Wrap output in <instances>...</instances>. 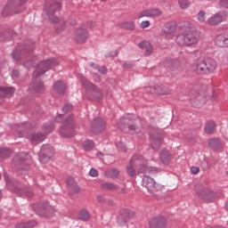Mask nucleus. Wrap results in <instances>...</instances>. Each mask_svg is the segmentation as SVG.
<instances>
[{"instance_id": "f257e3e1", "label": "nucleus", "mask_w": 228, "mask_h": 228, "mask_svg": "<svg viewBox=\"0 0 228 228\" xmlns=\"http://www.w3.org/2000/svg\"><path fill=\"white\" fill-rule=\"evenodd\" d=\"M175 42L182 47H194L200 42V36L191 22L184 21L179 26V35L176 37Z\"/></svg>"}, {"instance_id": "f03ea898", "label": "nucleus", "mask_w": 228, "mask_h": 228, "mask_svg": "<svg viewBox=\"0 0 228 228\" xmlns=\"http://www.w3.org/2000/svg\"><path fill=\"white\" fill-rule=\"evenodd\" d=\"M61 8V4L59 3H47L45 4V10L49 16L50 20H52L55 25V30L59 34L66 29L67 22L63 18H57L53 16L55 11Z\"/></svg>"}, {"instance_id": "7ed1b4c3", "label": "nucleus", "mask_w": 228, "mask_h": 228, "mask_svg": "<svg viewBox=\"0 0 228 228\" xmlns=\"http://www.w3.org/2000/svg\"><path fill=\"white\" fill-rule=\"evenodd\" d=\"M27 0H9L3 10L4 16L18 14L25 10L23 4Z\"/></svg>"}, {"instance_id": "20e7f679", "label": "nucleus", "mask_w": 228, "mask_h": 228, "mask_svg": "<svg viewBox=\"0 0 228 228\" xmlns=\"http://www.w3.org/2000/svg\"><path fill=\"white\" fill-rule=\"evenodd\" d=\"M80 81L82 82V86H84V89H86L87 96L95 100H100L102 98L103 94L102 90L88 81L85 77H80Z\"/></svg>"}, {"instance_id": "39448f33", "label": "nucleus", "mask_w": 228, "mask_h": 228, "mask_svg": "<svg viewBox=\"0 0 228 228\" xmlns=\"http://www.w3.org/2000/svg\"><path fill=\"white\" fill-rule=\"evenodd\" d=\"M194 191L199 198L206 202H212L216 200V193L202 184L197 183L194 186Z\"/></svg>"}, {"instance_id": "423d86ee", "label": "nucleus", "mask_w": 228, "mask_h": 228, "mask_svg": "<svg viewBox=\"0 0 228 228\" xmlns=\"http://www.w3.org/2000/svg\"><path fill=\"white\" fill-rule=\"evenodd\" d=\"M60 134L64 138H71L76 134V125L73 117L70 116L65 119L63 126L60 130Z\"/></svg>"}, {"instance_id": "0eeeda50", "label": "nucleus", "mask_w": 228, "mask_h": 228, "mask_svg": "<svg viewBox=\"0 0 228 228\" xmlns=\"http://www.w3.org/2000/svg\"><path fill=\"white\" fill-rule=\"evenodd\" d=\"M59 65V61L55 59L45 60L43 62H40L37 68V71L34 73V77H38L42 76L51 68L56 67Z\"/></svg>"}, {"instance_id": "6e6552de", "label": "nucleus", "mask_w": 228, "mask_h": 228, "mask_svg": "<svg viewBox=\"0 0 228 228\" xmlns=\"http://www.w3.org/2000/svg\"><path fill=\"white\" fill-rule=\"evenodd\" d=\"M142 184L152 194H156L161 189V186L158 185L154 179L148 175L142 178Z\"/></svg>"}, {"instance_id": "1a4fd4ad", "label": "nucleus", "mask_w": 228, "mask_h": 228, "mask_svg": "<svg viewBox=\"0 0 228 228\" xmlns=\"http://www.w3.org/2000/svg\"><path fill=\"white\" fill-rule=\"evenodd\" d=\"M228 18V13L225 11H222L219 12L217 13H216L215 15L211 16L208 20V24L211 25V26H217L219 25L221 22L226 20Z\"/></svg>"}, {"instance_id": "9d476101", "label": "nucleus", "mask_w": 228, "mask_h": 228, "mask_svg": "<svg viewBox=\"0 0 228 228\" xmlns=\"http://www.w3.org/2000/svg\"><path fill=\"white\" fill-rule=\"evenodd\" d=\"M146 91L150 94L157 95L170 94V89L163 85H155L154 86H148L146 87Z\"/></svg>"}, {"instance_id": "9b49d317", "label": "nucleus", "mask_w": 228, "mask_h": 228, "mask_svg": "<svg viewBox=\"0 0 228 228\" xmlns=\"http://www.w3.org/2000/svg\"><path fill=\"white\" fill-rule=\"evenodd\" d=\"M89 38L88 31L84 28H78L75 31L74 40L77 44H86Z\"/></svg>"}, {"instance_id": "f8f14e48", "label": "nucleus", "mask_w": 228, "mask_h": 228, "mask_svg": "<svg viewBox=\"0 0 228 228\" xmlns=\"http://www.w3.org/2000/svg\"><path fill=\"white\" fill-rule=\"evenodd\" d=\"M55 209L53 207L47 203L40 206V209L37 211L39 216H45L46 218H51L54 215Z\"/></svg>"}, {"instance_id": "ddd939ff", "label": "nucleus", "mask_w": 228, "mask_h": 228, "mask_svg": "<svg viewBox=\"0 0 228 228\" xmlns=\"http://www.w3.org/2000/svg\"><path fill=\"white\" fill-rule=\"evenodd\" d=\"M143 160V157L142 156H134L131 161L130 164L126 167V172L127 175L130 176H134L136 175V171L134 167V165H138L140 162Z\"/></svg>"}, {"instance_id": "4468645a", "label": "nucleus", "mask_w": 228, "mask_h": 228, "mask_svg": "<svg viewBox=\"0 0 228 228\" xmlns=\"http://www.w3.org/2000/svg\"><path fill=\"white\" fill-rule=\"evenodd\" d=\"M53 153V150L50 146H45L40 151V161L44 164L47 163Z\"/></svg>"}, {"instance_id": "2eb2a0df", "label": "nucleus", "mask_w": 228, "mask_h": 228, "mask_svg": "<svg viewBox=\"0 0 228 228\" xmlns=\"http://www.w3.org/2000/svg\"><path fill=\"white\" fill-rule=\"evenodd\" d=\"M161 10L158 8H151L148 10H144L138 14V18H143V17H159L161 16Z\"/></svg>"}, {"instance_id": "dca6fc26", "label": "nucleus", "mask_w": 228, "mask_h": 228, "mask_svg": "<svg viewBox=\"0 0 228 228\" xmlns=\"http://www.w3.org/2000/svg\"><path fill=\"white\" fill-rule=\"evenodd\" d=\"M150 228H166L167 227V220L165 217H153L150 221Z\"/></svg>"}, {"instance_id": "f3484780", "label": "nucleus", "mask_w": 228, "mask_h": 228, "mask_svg": "<svg viewBox=\"0 0 228 228\" xmlns=\"http://www.w3.org/2000/svg\"><path fill=\"white\" fill-rule=\"evenodd\" d=\"M15 90L13 87L0 86V104L4 102L5 98H10L13 95Z\"/></svg>"}, {"instance_id": "a211bd4d", "label": "nucleus", "mask_w": 228, "mask_h": 228, "mask_svg": "<svg viewBox=\"0 0 228 228\" xmlns=\"http://www.w3.org/2000/svg\"><path fill=\"white\" fill-rule=\"evenodd\" d=\"M194 71L199 75H206V64L205 60L198 59L193 64Z\"/></svg>"}, {"instance_id": "6ab92c4d", "label": "nucleus", "mask_w": 228, "mask_h": 228, "mask_svg": "<svg viewBox=\"0 0 228 228\" xmlns=\"http://www.w3.org/2000/svg\"><path fill=\"white\" fill-rule=\"evenodd\" d=\"M105 130V123L102 119H95L91 125V131L98 134Z\"/></svg>"}, {"instance_id": "aec40b11", "label": "nucleus", "mask_w": 228, "mask_h": 228, "mask_svg": "<svg viewBox=\"0 0 228 228\" xmlns=\"http://www.w3.org/2000/svg\"><path fill=\"white\" fill-rule=\"evenodd\" d=\"M216 44L218 47H228V31L218 35L216 37Z\"/></svg>"}, {"instance_id": "412c9836", "label": "nucleus", "mask_w": 228, "mask_h": 228, "mask_svg": "<svg viewBox=\"0 0 228 228\" xmlns=\"http://www.w3.org/2000/svg\"><path fill=\"white\" fill-rule=\"evenodd\" d=\"M204 62H205L206 74L213 73L214 71H216V69L217 68V63L215 60L206 59V60H204Z\"/></svg>"}, {"instance_id": "4be33fe9", "label": "nucleus", "mask_w": 228, "mask_h": 228, "mask_svg": "<svg viewBox=\"0 0 228 228\" xmlns=\"http://www.w3.org/2000/svg\"><path fill=\"white\" fill-rule=\"evenodd\" d=\"M139 46L144 51L146 57H150L153 53V46L149 41L142 42Z\"/></svg>"}, {"instance_id": "5701e85b", "label": "nucleus", "mask_w": 228, "mask_h": 228, "mask_svg": "<svg viewBox=\"0 0 228 228\" xmlns=\"http://www.w3.org/2000/svg\"><path fill=\"white\" fill-rule=\"evenodd\" d=\"M30 92L42 93L45 90L44 84L41 81L34 80L29 86Z\"/></svg>"}, {"instance_id": "b1692460", "label": "nucleus", "mask_w": 228, "mask_h": 228, "mask_svg": "<svg viewBox=\"0 0 228 228\" xmlns=\"http://www.w3.org/2000/svg\"><path fill=\"white\" fill-rule=\"evenodd\" d=\"M162 142H163V135H159V136L155 135L151 137V144L154 150H159Z\"/></svg>"}, {"instance_id": "393cba45", "label": "nucleus", "mask_w": 228, "mask_h": 228, "mask_svg": "<svg viewBox=\"0 0 228 228\" xmlns=\"http://www.w3.org/2000/svg\"><path fill=\"white\" fill-rule=\"evenodd\" d=\"M159 159L164 165H167L170 163V161H172V154L167 151L164 150L160 152Z\"/></svg>"}, {"instance_id": "a878e982", "label": "nucleus", "mask_w": 228, "mask_h": 228, "mask_svg": "<svg viewBox=\"0 0 228 228\" xmlns=\"http://www.w3.org/2000/svg\"><path fill=\"white\" fill-rule=\"evenodd\" d=\"M208 145L214 151H219L223 148L222 142L217 138H213V139L208 140Z\"/></svg>"}, {"instance_id": "bb28decb", "label": "nucleus", "mask_w": 228, "mask_h": 228, "mask_svg": "<svg viewBox=\"0 0 228 228\" xmlns=\"http://www.w3.org/2000/svg\"><path fill=\"white\" fill-rule=\"evenodd\" d=\"M175 32V22L166 23L163 33L164 35H174Z\"/></svg>"}, {"instance_id": "cd10ccee", "label": "nucleus", "mask_w": 228, "mask_h": 228, "mask_svg": "<svg viewBox=\"0 0 228 228\" xmlns=\"http://www.w3.org/2000/svg\"><path fill=\"white\" fill-rule=\"evenodd\" d=\"M28 139L32 144H37L45 140V135L43 134H33V135H30Z\"/></svg>"}, {"instance_id": "c85d7f7f", "label": "nucleus", "mask_w": 228, "mask_h": 228, "mask_svg": "<svg viewBox=\"0 0 228 228\" xmlns=\"http://www.w3.org/2000/svg\"><path fill=\"white\" fill-rule=\"evenodd\" d=\"M216 123H215V121H208V123H207L204 128L205 133L208 134H212L216 131Z\"/></svg>"}, {"instance_id": "c756f323", "label": "nucleus", "mask_w": 228, "mask_h": 228, "mask_svg": "<svg viewBox=\"0 0 228 228\" xmlns=\"http://www.w3.org/2000/svg\"><path fill=\"white\" fill-rule=\"evenodd\" d=\"M53 88L60 94H63L67 89L65 84L61 81L56 82L53 86Z\"/></svg>"}, {"instance_id": "7c9ffc66", "label": "nucleus", "mask_w": 228, "mask_h": 228, "mask_svg": "<svg viewBox=\"0 0 228 228\" xmlns=\"http://www.w3.org/2000/svg\"><path fill=\"white\" fill-rule=\"evenodd\" d=\"M120 215L126 222H128V220H131V218H134L135 216V213L131 210H122Z\"/></svg>"}, {"instance_id": "2f4dec72", "label": "nucleus", "mask_w": 228, "mask_h": 228, "mask_svg": "<svg viewBox=\"0 0 228 228\" xmlns=\"http://www.w3.org/2000/svg\"><path fill=\"white\" fill-rule=\"evenodd\" d=\"M139 172L144 174H156L159 172V169L156 167H149L146 166H142V167L139 169Z\"/></svg>"}, {"instance_id": "473e14b6", "label": "nucleus", "mask_w": 228, "mask_h": 228, "mask_svg": "<svg viewBox=\"0 0 228 228\" xmlns=\"http://www.w3.org/2000/svg\"><path fill=\"white\" fill-rule=\"evenodd\" d=\"M82 148H84L86 151H90L94 148V143L93 141L87 140L82 143Z\"/></svg>"}, {"instance_id": "72a5a7b5", "label": "nucleus", "mask_w": 228, "mask_h": 228, "mask_svg": "<svg viewBox=\"0 0 228 228\" xmlns=\"http://www.w3.org/2000/svg\"><path fill=\"white\" fill-rule=\"evenodd\" d=\"M78 218L86 222L87 220H90V213L85 209L81 210L80 213H78Z\"/></svg>"}, {"instance_id": "f704fd0d", "label": "nucleus", "mask_w": 228, "mask_h": 228, "mask_svg": "<svg viewBox=\"0 0 228 228\" xmlns=\"http://www.w3.org/2000/svg\"><path fill=\"white\" fill-rule=\"evenodd\" d=\"M196 95L197 96L191 98L192 102H192V104L194 106L203 105L205 103V101L200 102L201 101V96L200 94H198V93H196Z\"/></svg>"}, {"instance_id": "c9c22d12", "label": "nucleus", "mask_w": 228, "mask_h": 228, "mask_svg": "<svg viewBox=\"0 0 228 228\" xmlns=\"http://www.w3.org/2000/svg\"><path fill=\"white\" fill-rule=\"evenodd\" d=\"M105 175L111 178H116L119 175V171L117 169H109L105 172Z\"/></svg>"}, {"instance_id": "e433bc0d", "label": "nucleus", "mask_w": 228, "mask_h": 228, "mask_svg": "<svg viewBox=\"0 0 228 228\" xmlns=\"http://www.w3.org/2000/svg\"><path fill=\"white\" fill-rule=\"evenodd\" d=\"M120 27L126 29L133 30L135 28V24L133 21H125L121 23Z\"/></svg>"}, {"instance_id": "4c0bfd02", "label": "nucleus", "mask_w": 228, "mask_h": 228, "mask_svg": "<svg viewBox=\"0 0 228 228\" xmlns=\"http://www.w3.org/2000/svg\"><path fill=\"white\" fill-rule=\"evenodd\" d=\"M102 188L104 190L114 191L118 189V186L111 183H102Z\"/></svg>"}, {"instance_id": "58836bf2", "label": "nucleus", "mask_w": 228, "mask_h": 228, "mask_svg": "<svg viewBox=\"0 0 228 228\" xmlns=\"http://www.w3.org/2000/svg\"><path fill=\"white\" fill-rule=\"evenodd\" d=\"M12 154V151L8 149L0 150V160L8 158Z\"/></svg>"}, {"instance_id": "ea45409f", "label": "nucleus", "mask_w": 228, "mask_h": 228, "mask_svg": "<svg viewBox=\"0 0 228 228\" xmlns=\"http://www.w3.org/2000/svg\"><path fill=\"white\" fill-rule=\"evenodd\" d=\"M178 4L181 9H186L190 6L189 0H178Z\"/></svg>"}, {"instance_id": "a19ab883", "label": "nucleus", "mask_w": 228, "mask_h": 228, "mask_svg": "<svg viewBox=\"0 0 228 228\" xmlns=\"http://www.w3.org/2000/svg\"><path fill=\"white\" fill-rule=\"evenodd\" d=\"M197 19H198V20H199L200 23L205 22V20H206V12H205L204 11L200 12L197 14Z\"/></svg>"}, {"instance_id": "79ce46f5", "label": "nucleus", "mask_w": 228, "mask_h": 228, "mask_svg": "<svg viewBox=\"0 0 228 228\" xmlns=\"http://www.w3.org/2000/svg\"><path fill=\"white\" fill-rule=\"evenodd\" d=\"M151 25V21L143 20L141 22L140 27L141 28H149Z\"/></svg>"}, {"instance_id": "37998d69", "label": "nucleus", "mask_w": 228, "mask_h": 228, "mask_svg": "<svg viewBox=\"0 0 228 228\" xmlns=\"http://www.w3.org/2000/svg\"><path fill=\"white\" fill-rule=\"evenodd\" d=\"M96 69H98L99 73L102 75H106L108 73V69L105 67L96 66Z\"/></svg>"}, {"instance_id": "c03bdc74", "label": "nucleus", "mask_w": 228, "mask_h": 228, "mask_svg": "<svg viewBox=\"0 0 228 228\" xmlns=\"http://www.w3.org/2000/svg\"><path fill=\"white\" fill-rule=\"evenodd\" d=\"M73 109V106L71 104H66L63 108H62V110L63 112L67 113V112H69L71 111Z\"/></svg>"}, {"instance_id": "a18cd8bd", "label": "nucleus", "mask_w": 228, "mask_h": 228, "mask_svg": "<svg viewBox=\"0 0 228 228\" xmlns=\"http://www.w3.org/2000/svg\"><path fill=\"white\" fill-rule=\"evenodd\" d=\"M218 4H219L220 7L228 9V0H221L218 3Z\"/></svg>"}, {"instance_id": "49530a36", "label": "nucleus", "mask_w": 228, "mask_h": 228, "mask_svg": "<svg viewBox=\"0 0 228 228\" xmlns=\"http://www.w3.org/2000/svg\"><path fill=\"white\" fill-rule=\"evenodd\" d=\"M25 156V154H20L13 159L14 163H20L22 160V158Z\"/></svg>"}, {"instance_id": "de8ad7c7", "label": "nucleus", "mask_w": 228, "mask_h": 228, "mask_svg": "<svg viewBox=\"0 0 228 228\" xmlns=\"http://www.w3.org/2000/svg\"><path fill=\"white\" fill-rule=\"evenodd\" d=\"M25 228H34L37 225V222L31 221L24 224Z\"/></svg>"}, {"instance_id": "09e8293b", "label": "nucleus", "mask_w": 228, "mask_h": 228, "mask_svg": "<svg viewBox=\"0 0 228 228\" xmlns=\"http://www.w3.org/2000/svg\"><path fill=\"white\" fill-rule=\"evenodd\" d=\"M98 171L94 168H91V171H89V175H91L92 177H96L98 176Z\"/></svg>"}, {"instance_id": "8fccbe9b", "label": "nucleus", "mask_w": 228, "mask_h": 228, "mask_svg": "<svg viewBox=\"0 0 228 228\" xmlns=\"http://www.w3.org/2000/svg\"><path fill=\"white\" fill-rule=\"evenodd\" d=\"M67 183L70 186H75V180L72 177L68 178Z\"/></svg>"}, {"instance_id": "3c124183", "label": "nucleus", "mask_w": 228, "mask_h": 228, "mask_svg": "<svg viewBox=\"0 0 228 228\" xmlns=\"http://www.w3.org/2000/svg\"><path fill=\"white\" fill-rule=\"evenodd\" d=\"M191 172L193 174V175H196L200 172V168L198 167H192L191 168Z\"/></svg>"}, {"instance_id": "603ef678", "label": "nucleus", "mask_w": 228, "mask_h": 228, "mask_svg": "<svg viewBox=\"0 0 228 228\" xmlns=\"http://www.w3.org/2000/svg\"><path fill=\"white\" fill-rule=\"evenodd\" d=\"M12 55L13 60H15V61H19L20 60L19 53L16 51H13Z\"/></svg>"}, {"instance_id": "864d4df0", "label": "nucleus", "mask_w": 228, "mask_h": 228, "mask_svg": "<svg viewBox=\"0 0 228 228\" xmlns=\"http://www.w3.org/2000/svg\"><path fill=\"white\" fill-rule=\"evenodd\" d=\"M97 201L103 203L104 202V197L102 195L97 196Z\"/></svg>"}, {"instance_id": "5fc2aeb1", "label": "nucleus", "mask_w": 228, "mask_h": 228, "mask_svg": "<svg viewBox=\"0 0 228 228\" xmlns=\"http://www.w3.org/2000/svg\"><path fill=\"white\" fill-rule=\"evenodd\" d=\"M19 75H20L19 70H16V69H15V70L12 71V76H13L14 77H18Z\"/></svg>"}, {"instance_id": "6e6d98bb", "label": "nucleus", "mask_w": 228, "mask_h": 228, "mask_svg": "<svg viewBox=\"0 0 228 228\" xmlns=\"http://www.w3.org/2000/svg\"><path fill=\"white\" fill-rule=\"evenodd\" d=\"M53 129V126H45V130L48 132V133H51Z\"/></svg>"}, {"instance_id": "4d7b16f0", "label": "nucleus", "mask_w": 228, "mask_h": 228, "mask_svg": "<svg viewBox=\"0 0 228 228\" xmlns=\"http://www.w3.org/2000/svg\"><path fill=\"white\" fill-rule=\"evenodd\" d=\"M128 128H129V130H131V131H134V130H135L134 125H130V126H128Z\"/></svg>"}, {"instance_id": "13d9d810", "label": "nucleus", "mask_w": 228, "mask_h": 228, "mask_svg": "<svg viewBox=\"0 0 228 228\" xmlns=\"http://www.w3.org/2000/svg\"><path fill=\"white\" fill-rule=\"evenodd\" d=\"M62 115H59L57 118H56V121L57 122H61V118Z\"/></svg>"}, {"instance_id": "bf43d9fd", "label": "nucleus", "mask_w": 228, "mask_h": 228, "mask_svg": "<svg viewBox=\"0 0 228 228\" xmlns=\"http://www.w3.org/2000/svg\"><path fill=\"white\" fill-rule=\"evenodd\" d=\"M124 67L125 68H132L133 66L132 65H127V63H124Z\"/></svg>"}, {"instance_id": "052dcab7", "label": "nucleus", "mask_w": 228, "mask_h": 228, "mask_svg": "<svg viewBox=\"0 0 228 228\" xmlns=\"http://www.w3.org/2000/svg\"><path fill=\"white\" fill-rule=\"evenodd\" d=\"M80 191V188L79 187H75V192H78Z\"/></svg>"}, {"instance_id": "680f3d73", "label": "nucleus", "mask_w": 228, "mask_h": 228, "mask_svg": "<svg viewBox=\"0 0 228 228\" xmlns=\"http://www.w3.org/2000/svg\"><path fill=\"white\" fill-rule=\"evenodd\" d=\"M109 204H110V206H113L114 201H113V200H110V201H109Z\"/></svg>"}, {"instance_id": "e2e57ef3", "label": "nucleus", "mask_w": 228, "mask_h": 228, "mask_svg": "<svg viewBox=\"0 0 228 228\" xmlns=\"http://www.w3.org/2000/svg\"><path fill=\"white\" fill-rule=\"evenodd\" d=\"M102 153L97 152V157H100V156H102Z\"/></svg>"}, {"instance_id": "0e129e2a", "label": "nucleus", "mask_w": 228, "mask_h": 228, "mask_svg": "<svg viewBox=\"0 0 228 228\" xmlns=\"http://www.w3.org/2000/svg\"><path fill=\"white\" fill-rule=\"evenodd\" d=\"M91 67H92V68H95V64H94V63H92V64H91Z\"/></svg>"}, {"instance_id": "69168bd1", "label": "nucleus", "mask_w": 228, "mask_h": 228, "mask_svg": "<svg viewBox=\"0 0 228 228\" xmlns=\"http://www.w3.org/2000/svg\"><path fill=\"white\" fill-rule=\"evenodd\" d=\"M120 192L125 193L126 192L125 189H122Z\"/></svg>"}, {"instance_id": "338daca9", "label": "nucleus", "mask_w": 228, "mask_h": 228, "mask_svg": "<svg viewBox=\"0 0 228 228\" xmlns=\"http://www.w3.org/2000/svg\"><path fill=\"white\" fill-rule=\"evenodd\" d=\"M72 25H77V21H74V23H72Z\"/></svg>"}, {"instance_id": "774afa93", "label": "nucleus", "mask_w": 228, "mask_h": 228, "mask_svg": "<svg viewBox=\"0 0 228 228\" xmlns=\"http://www.w3.org/2000/svg\"><path fill=\"white\" fill-rule=\"evenodd\" d=\"M226 209H228V203L226 204Z\"/></svg>"}]
</instances>
